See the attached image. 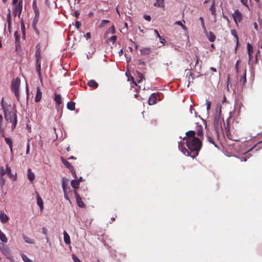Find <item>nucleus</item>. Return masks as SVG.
<instances>
[{
	"label": "nucleus",
	"mask_w": 262,
	"mask_h": 262,
	"mask_svg": "<svg viewBox=\"0 0 262 262\" xmlns=\"http://www.w3.org/2000/svg\"><path fill=\"white\" fill-rule=\"evenodd\" d=\"M137 74L139 78H140V80L138 81V82H140V80L142 79L143 76L141 73H140L139 72H137Z\"/></svg>",
	"instance_id": "53"
},
{
	"label": "nucleus",
	"mask_w": 262,
	"mask_h": 262,
	"mask_svg": "<svg viewBox=\"0 0 262 262\" xmlns=\"http://www.w3.org/2000/svg\"><path fill=\"white\" fill-rule=\"evenodd\" d=\"M200 20H201V25H202V27L204 30V31H206V27H205V23H204V19L202 17H200Z\"/></svg>",
	"instance_id": "43"
},
{
	"label": "nucleus",
	"mask_w": 262,
	"mask_h": 262,
	"mask_svg": "<svg viewBox=\"0 0 262 262\" xmlns=\"http://www.w3.org/2000/svg\"><path fill=\"white\" fill-rule=\"evenodd\" d=\"M63 239L64 243L67 245H70L71 243L70 237L66 231L63 232Z\"/></svg>",
	"instance_id": "21"
},
{
	"label": "nucleus",
	"mask_w": 262,
	"mask_h": 262,
	"mask_svg": "<svg viewBox=\"0 0 262 262\" xmlns=\"http://www.w3.org/2000/svg\"><path fill=\"white\" fill-rule=\"evenodd\" d=\"M109 22H110V21L108 20H105V19L101 21V24L100 25V27H101V28L103 27L105 24L108 23Z\"/></svg>",
	"instance_id": "48"
},
{
	"label": "nucleus",
	"mask_w": 262,
	"mask_h": 262,
	"mask_svg": "<svg viewBox=\"0 0 262 262\" xmlns=\"http://www.w3.org/2000/svg\"><path fill=\"white\" fill-rule=\"evenodd\" d=\"M0 220L2 223H6L9 220V217L6 214L4 213V212L1 211Z\"/></svg>",
	"instance_id": "19"
},
{
	"label": "nucleus",
	"mask_w": 262,
	"mask_h": 262,
	"mask_svg": "<svg viewBox=\"0 0 262 262\" xmlns=\"http://www.w3.org/2000/svg\"><path fill=\"white\" fill-rule=\"evenodd\" d=\"M111 30H112V33H115V28H114V26H112L111 27Z\"/></svg>",
	"instance_id": "64"
},
{
	"label": "nucleus",
	"mask_w": 262,
	"mask_h": 262,
	"mask_svg": "<svg viewBox=\"0 0 262 262\" xmlns=\"http://www.w3.org/2000/svg\"><path fill=\"white\" fill-rule=\"evenodd\" d=\"M0 250L2 253L6 255L8 258L10 259L12 258V257L10 254V250L7 246L2 244V246H0Z\"/></svg>",
	"instance_id": "8"
},
{
	"label": "nucleus",
	"mask_w": 262,
	"mask_h": 262,
	"mask_svg": "<svg viewBox=\"0 0 262 262\" xmlns=\"http://www.w3.org/2000/svg\"><path fill=\"white\" fill-rule=\"evenodd\" d=\"M210 11L211 12V14L213 15L214 16H216V9H215V1L213 0L212 2V4L210 7Z\"/></svg>",
	"instance_id": "24"
},
{
	"label": "nucleus",
	"mask_w": 262,
	"mask_h": 262,
	"mask_svg": "<svg viewBox=\"0 0 262 262\" xmlns=\"http://www.w3.org/2000/svg\"><path fill=\"white\" fill-rule=\"evenodd\" d=\"M81 26V23L79 21L76 22L75 26L77 29H79Z\"/></svg>",
	"instance_id": "58"
},
{
	"label": "nucleus",
	"mask_w": 262,
	"mask_h": 262,
	"mask_svg": "<svg viewBox=\"0 0 262 262\" xmlns=\"http://www.w3.org/2000/svg\"><path fill=\"white\" fill-rule=\"evenodd\" d=\"M39 15H35V17L33 20L32 27L35 32L36 34L38 36L39 35V32L36 27V24L38 22Z\"/></svg>",
	"instance_id": "14"
},
{
	"label": "nucleus",
	"mask_w": 262,
	"mask_h": 262,
	"mask_svg": "<svg viewBox=\"0 0 262 262\" xmlns=\"http://www.w3.org/2000/svg\"><path fill=\"white\" fill-rule=\"evenodd\" d=\"M154 6L158 7H164V0H157L156 2L154 4Z\"/></svg>",
	"instance_id": "29"
},
{
	"label": "nucleus",
	"mask_w": 262,
	"mask_h": 262,
	"mask_svg": "<svg viewBox=\"0 0 262 262\" xmlns=\"http://www.w3.org/2000/svg\"><path fill=\"white\" fill-rule=\"evenodd\" d=\"M117 39V36L116 35L112 36L110 38L109 40L111 42H112L113 44H114Z\"/></svg>",
	"instance_id": "46"
},
{
	"label": "nucleus",
	"mask_w": 262,
	"mask_h": 262,
	"mask_svg": "<svg viewBox=\"0 0 262 262\" xmlns=\"http://www.w3.org/2000/svg\"><path fill=\"white\" fill-rule=\"evenodd\" d=\"M13 6L15 15H18L19 17L23 9V1L20 0L18 4L13 5Z\"/></svg>",
	"instance_id": "7"
},
{
	"label": "nucleus",
	"mask_w": 262,
	"mask_h": 262,
	"mask_svg": "<svg viewBox=\"0 0 262 262\" xmlns=\"http://www.w3.org/2000/svg\"><path fill=\"white\" fill-rule=\"evenodd\" d=\"M176 25H179L180 26H181V27L182 28V29L184 30H187V27L183 25L182 23L180 21V20H178V21H177L174 23Z\"/></svg>",
	"instance_id": "39"
},
{
	"label": "nucleus",
	"mask_w": 262,
	"mask_h": 262,
	"mask_svg": "<svg viewBox=\"0 0 262 262\" xmlns=\"http://www.w3.org/2000/svg\"><path fill=\"white\" fill-rule=\"evenodd\" d=\"M206 104L207 105V110L208 111L210 108L211 103L207 100H206Z\"/></svg>",
	"instance_id": "50"
},
{
	"label": "nucleus",
	"mask_w": 262,
	"mask_h": 262,
	"mask_svg": "<svg viewBox=\"0 0 262 262\" xmlns=\"http://www.w3.org/2000/svg\"><path fill=\"white\" fill-rule=\"evenodd\" d=\"M231 34L236 38V47L239 44L238 37L237 35L236 34V31L235 30H231Z\"/></svg>",
	"instance_id": "38"
},
{
	"label": "nucleus",
	"mask_w": 262,
	"mask_h": 262,
	"mask_svg": "<svg viewBox=\"0 0 262 262\" xmlns=\"http://www.w3.org/2000/svg\"><path fill=\"white\" fill-rule=\"evenodd\" d=\"M254 27L255 30H258V25L256 23H254Z\"/></svg>",
	"instance_id": "62"
},
{
	"label": "nucleus",
	"mask_w": 262,
	"mask_h": 262,
	"mask_svg": "<svg viewBox=\"0 0 262 262\" xmlns=\"http://www.w3.org/2000/svg\"><path fill=\"white\" fill-rule=\"evenodd\" d=\"M214 134V135H213L211 133L207 132L206 136L209 142L214 145L215 147L218 148L216 142L218 141L219 137H216L215 133Z\"/></svg>",
	"instance_id": "6"
},
{
	"label": "nucleus",
	"mask_w": 262,
	"mask_h": 262,
	"mask_svg": "<svg viewBox=\"0 0 262 262\" xmlns=\"http://www.w3.org/2000/svg\"><path fill=\"white\" fill-rule=\"evenodd\" d=\"M88 85L90 87L97 88L98 86V83L94 80H91L88 81Z\"/></svg>",
	"instance_id": "25"
},
{
	"label": "nucleus",
	"mask_w": 262,
	"mask_h": 262,
	"mask_svg": "<svg viewBox=\"0 0 262 262\" xmlns=\"http://www.w3.org/2000/svg\"><path fill=\"white\" fill-rule=\"evenodd\" d=\"M11 20V18L10 10L9 9L8 10V13L7 14V23H8V28H9L10 27Z\"/></svg>",
	"instance_id": "35"
},
{
	"label": "nucleus",
	"mask_w": 262,
	"mask_h": 262,
	"mask_svg": "<svg viewBox=\"0 0 262 262\" xmlns=\"http://www.w3.org/2000/svg\"><path fill=\"white\" fill-rule=\"evenodd\" d=\"M154 32L155 33V34L157 35V37L160 39V42H161L162 43H164L166 41H165V39L164 38H163L159 34V33H158V31L156 30V29H155L154 30Z\"/></svg>",
	"instance_id": "34"
},
{
	"label": "nucleus",
	"mask_w": 262,
	"mask_h": 262,
	"mask_svg": "<svg viewBox=\"0 0 262 262\" xmlns=\"http://www.w3.org/2000/svg\"><path fill=\"white\" fill-rule=\"evenodd\" d=\"M6 174V171H5L3 167H0V177H3Z\"/></svg>",
	"instance_id": "47"
},
{
	"label": "nucleus",
	"mask_w": 262,
	"mask_h": 262,
	"mask_svg": "<svg viewBox=\"0 0 262 262\" xmlns=\"http://www.w3.org/2000/svg\"><path fill=\"white\" fill-rule=\"evenodd\" d=\"M64 192V198H65L67 200H68V201H70V199H69V196H68V193L69 192Z\"/></svg>",
	"instance_id": "56"
},
{
	"label": "nucleus",
	"mask_w": 262,
	"mask_h": 262,
	"mask_svg": "<svg viewBox=\"0 0 262 262\" xmlns=\"http://www.w3.org/2000/svg\"><path fill=\"white\" fill-rule=\"evenodd\" d=\"M223 119L220 115H216L214 119V127L215 129V134L217 138L219 136L220 131L222 130V122Z\"/></svg>",
	"instance_id": "2"
},
{
	"label": "nucleus",
	"mask_w": 262,
	"mask_h": 262,
	"mask_svg": "<svg viewBox=\"0 0 262 262\" xmlns=\"http://www.w3.org/2000/svg\"><path fill=\"white\" fill-rule=\"evenodd\" d=\"M159 95L156 93H152L148 98V103L149 105H154L157 103V100Z\"/></svg>",
	"instance_id": "12"
},
{
	"label": "nucleus",
	"mask_w": 262,
	"mask_h": 262,
	"mask_svg": "<svg viewBox=\"0 0 262 262\" xmlns=\"http://www.w3.org/2000/svg\"><path fill=\"white\" fill-rule=\"evenodd\" d=\"M248 55H249V62H248V63L250 64V62L251 60V58H252V53H250V54H248Z\"/></svg>",
	"instance_id": "63"
},
{
	"label": "nucleus",
	"mask_w": 262,
	"mask_h": 262,
	"mask_svg": "<svg viewBox=\"0 0 262 262\" xmlns=\"http://www.w3.org/2000/svg\"><path fill=\"white\" fill-rule=\"evenodd\" d=\"M5 126L3 124V118L2 115H0V134L4 136Z\"/></svg>",
	"instance_id": "23"
},
{
	"label": "nucleus",
	"mask_w": 262,
	"mask_h": 262,
	"mask_svg": "<svg viewBox=\"0 0 262 262\" xmlns=\"http://www.w3.org/2000/svg\"><path fill=\"white\" fill-rule=\"evenodd\" d=\"M1 105L4 114V118L7 119L8 115L12 114L13 107L11 106L10 104L4 103L3 98L1 101Z\"/></svg>",
	"instance_id": "4"
},
{
	"label": "nucleus",
	"mask_w": 262,
	"mask_h": 262,
	"mask_svg": "<svg viewBox=\"0 0 262 262\" xmlns=\"http://www.w3.org/2000/svg\"><path fill=\"white\" fill-rule=\"evenodd\" d=\"M61 161H62V163L64 164V165L67 168L69 169V170L71 171V172H72V173L74 176V178H77V176L76 174L75 171L74 170L73 167L70 164V163L68 161L66 160L64 158L61 157Z\"/></svg>",
	"instance_id": "9"
},
{
	"label": "nucleus",
	"mask_w": 262,
	"mask_h": 262,
	"mask_svg": "<svg viewBox=\"0 0 262 262\" xmlns=\"http://www.w3.org/2000/svg\"><path fill=\"white\" fill-rule=\"evenodd\" d=\"M35 57L36 58V60H40L41 50H40V45L39 43H38L36 46Z\"/></svg>",
	"instance_id": "15"
},
{
	"label": "nucleus",
	"mask_w": 262,
	"mask_h": 262,
	"mask_svg": "<svg viewBox=\"0 0 262 262\" xmlns=\"http://www.w3.org/2000/svg\"><path fill=\"white\" fill-rule=\"evenodd\" d=\"M20 84V80L19 78L17 77L14 79L11 83V90L14 92L15 96L18 98L19 93V88Z\"/></svg>",
	"instance_id": "5"
},
{
	"label": "nucleus",
	"mask_w": 262,
	"mask_h": 262,
	"mask_svg": "<svg viewBox=\"0 0 262 262\" xmlns=\"http://www.w3.org/2000/svg\"><path fill=\"white\" fill-rule=\"evenodd\" d=\"M195 134L194 130H189L186 133V135L187 136V146L190 151V152L187 151V155L193 159L198 155L202 145V141L195 137Z\"/></svg>",
	"instance_id": "1"
},
{
	"label": "nucleus",
	"mask_w": 262,
	"mask_h": 262,
	"mask_svg": "<svg viewBox=\"0 0 262 262\" xmlns=\"http://www.w3.org/2000/svg\"><path fill=\"white\" fill-rule=\"evenodd\" d=\"M67 108L71 111H74L75 108V103L73 101L68 102L67 103Z\"/></svg>",
	"instance_id": "28"
},
{
	"label": "nucleus",
	"mask_w": 262,
	"mask_h": 262,
	"mask_svg": "<svg viewBox=\"0 0 262 262\" xmlns=\"http://www.w3.org/2000/svg\"><path fill=\"white\" fill-rule=\"evenodd\" d=\"M28 178L30 181H33L35 178V175L30 168L28 169Z\"/></svg>",
	"instance_id": "26"
},
{
	"label": "nucleus",
	"mask_w": 262,
	"mask_h": 262,
	"mask_svg": "<svg viewBox=\"0 0 262 262\" xmlns=\"http://www.w3.org/2000/svg\"><path fill=\"white\" fill-rule=\"evenodd\" d=\"M23 239H24L25 242L28 244H34V241L33 239H31L28 236H26L25 235H23Z\"/></svg>",
	"instance_id": "32"
},
{
	"label": "nucleus",
	"mask_w": 262,
	"mask_h": 262,
	"mask_svg": "<svg viewBox=\"0 0 262 262\" xmlns=\"http://www.w3.org/2000/svg\"><path fill=\"white\" fill-rule=\"evenodd\" d=\"M42 233L46 236L47 241H48V237H47V229L45 227L42 228Z\"/></svg>",
	"instance_id": "45"
},
{
	"label": "nucleus",
	"mask_w": 262,
	"mask_h": 262,
	"mask_svg": "<svg viewBox=\"0 0 262 262\" xmlns=\"http://www.w3.org/2000/svg\"><path fill=\"white\" fill-rule=\"evenodd\" d=\"M233 17L234 18V20L236 22L237 20L240 21L242 18L241 13L237 10L234 11V14H233Z\"/></svg>",
	"instance_id": "20"
},
{
	"label": "nucleus",
	"mask_w": 262,
	"mask_h": 262,
	"mask_svg": "<svg viewBox=\"0 0 262 262\" xmlns=\"http://www.w3.org/2000/svg\"><path fill=\"white\" fill-rule=\"evenodd\" d=\"M79 12L78 11H76L74 13V15L76 17H78L79 15Z\"/></svg>",
	"instance_id": "61"
},
{
	"label": "nucleus",
	"mask_w": 262,
	"mask_h": 262,
	"mask_svg": "<svg viewBox=\"0 0 262 262\" xmlns=\"http://www.w3.org/2000/svg\"><path fill=\"white\" fill-rule=\"evenodd\" d=\"M36 70L38 73L39 78L41 80V62L40 60H36Z\"/></svg>",
	"instance_id": "17"
},
{
	"label": "nucleus",
	"mask_w": 262,
	"mask_h": 262,
	"mask_svg": "<svg viewBox=\"0 0 262 262\" xmlns=\"http://www.w3.org/2000/svg\"><path fill=\"white\" fill-rule=\"evenodd\" d=\"M42 93L39 89L37 88L36 90V94L35 98V101L36 102H39L41 98Z\"/></svg>",
	"instance_id": "22"
},
{
	"label": "nucleus",
	"mask_w": 262,
	"mask_h": 262,
	"mask_svg": "<svg viewBox=\"0 0 262 262\" xmlns=\"http://www.w3.org/2000/svg\"><path fill=\"white\" fill-rule=\"evenodd\" d=\"M5 140L6 141V143L9 145V148H10L11 150H12V143L11 140L9 138H5Z\"/></svg>",
	"instance_id": "36"
},
{
	"label": "nucleus",
	"mask_w": 262,
	"mask_h": 262,
	"mask_svg": "<svg viewBox=\"0 0 262 262\" xmlns=\"http://www.w3.org/2000/svg\"><path fill=\"white\" fill-rule=\"evenodd\" d=\"M74 194L75 195L76 203L77 204V205L80 208H84L85 207V204L82 202V199H81V197L80 196L79 194L78 193L77 190H74Z\"/></svg>",
	"instance_id": "11"
},
{
	"label": "nucleus",
	"mask_w": 262,
	"mask_h": 262,
	"mask_svg": "<svg viewBox=\"0 0 262 262\" xmlns=\"http://www.w3.org/2000/svg\"><path fill=\"white\" fill-rule=\"evenodd\" d=\"M85 37L87 39H90L91 37V33L90 32L86 33V34L85 35Z\"/></svg>",
	"instance_id": "59"
},
{
	"label": "nucleus",
	"mask_w": 262,
	"mask_h": 262,
	"mask_svg": "<svg viewBox=\"0 0 262 262\" xmlns=\"http://www.w3.org/2000/svg\"><path fill=\"white\" fill-rule=\"evenodd\" d=\"M6 174H7L10 178L13 177L12 174L11 173V170L8 165H6Z\"/></svg>",
	"instance_id": "33"
},
{
	"label": "nucleus",
	"mask_w": 262,
	"mask_h": 262,
	"mask_svg": "<svg viewBox=\"0 0 262 262\" xmlns=\"http://www.w3.org/2000/svg\"><path fill=\"white\" fill-rule=\"evenodd\" d=\"M33 10L35 13V15H39V11L37 7L33 9Z\"/></svg>",
	"instance_id": "52"
},
{
	"label": "nucleus",
	"mask_w": 262,
	"mask_h": 262,
	"mask_svg": "<svg viewBox=\"0 0 262 262\" xmlns=\"http://www.w3.org/2000/svg\"><path fill=\"white\" fill-rule=\"evenodd\" d=\"M69 179L66 178H63L62 179V188L63 192H70V187L68 185Z\"/></svg>",
	"instance_id": "10"
},
{
	"label": "nucleus",
	"mask_w": 262,
	"mask_h": 262,
	"mask_svg": "<svg viewBox=\"0 0 262 262\" xmlns=\"http://www.w3.org/2000/svg\"><path fill=\"white\" fill-rule=\"evenodd\" d=\"M144 18L148 21H150L151 20V17L150 15H145L144 16Z\"/></svg>",
	"instance_id": "54"
},
{
	"label": "nucleus",
	"mask_w": 262,
	"mask_h": 262,
	"mask_svg": "<svg viewBox=\"0 0 262 262\" xmlns=\"http://www.w3.org/2000/svg\"><path fill=\"white\" fill-rule=\"evenodd\" d=\"M21 257L24 262H32V260L29 259L26 255L23 254L21 255Z\"/></svg>",
	"instance_id": "40"
},
{
	"label": "nucleus",
	"mask_w": 262,
	"mask_h": 262,
	"mask_svg": "<svg viewBox=\"0 0 262 262\" xmlns=\"http://www.w3.org/2000/svg\"><path fill=\"white\" fill-rule=\"evenodd\" d=\"M208 40L211 42H213L215 39V35L211 32L204 31Z\"/></svg>",
	"instance_id": "16"
},
{
	"label": "nucleus",
	"mask_w": 262,
	"mask_h": 262,
	"mask_svg": "<svg viewBox=\"0 0 262 262\" xmlns=\"http://www.w3.org/2000/svg\"><path fill=\"white\" fill-rule=\"evenodd\" d=\"M75 179H76L75 178ZM71 186L73 188L76 190V189L78 188L79 186V181H77L76 179L72 180L71 182Z\"/></svg>",
	"instance_id": "27"
},
{
	"label": "nucleus",
	"mask_w": 262,
	"mask_h": 262,
	"mask_svg": "<svg viewBox=\"0 0 262 262\" xmlns=\"http://www.w3.org/2000/svg\"><path fill=\"white\" fill-rule=\"evenodd\" d=\"M37 202L40 210H42L43 208V203L41 198L38 195L37 196Z\"/></svg>",
	"instance_id": "30"
},
{
	"label": "nucleus",
	"mask_w": 262,
	"mask_h": 262,
	"mask_svg": "<svg viewBox=\"0 0 262 262\" xmlns=\"http://www.w3.org/2000/svg\"><path fill=\"white\" fill-rule=\"evenodd\" d=\"M0 239L1 241L5 243H6L8 241L7 238L5 234L0 230Z\"/></svg>",
	"instance_id": "31"
},
{
	"label": "nucleus",
	"mask_w": 262,
	"mask_h": 262,
	"mask_svg": "<svg viewBox=\"0 0 262 262\" xmlns=\"http://www.w3.org/2000/svg\"><path fill=\"white\" fill-rule=\"evenodd\" d=\"M242 3L245 6L248 7V0H241Z\"/></svg>",
	"instance_id": "55"
},
{
	"label": "nucleus",
	"mask_w": 262,
	"mask_h": 262,
	"mask_svg": "<svg viewBox=\"0 0 262 262\" xmlns=\"http://www.w3.org/2000/svg\"><path fill=\"white\" fill-rule=\"evenodd\" d=\"M152 52L151 49L149 47L142 48L140 50V55L143 56H148Z\"/></svg>",
	"instance_id": "13"
},
{
	"label": "nucleus",
	"mask_w": 262,
	"mask_h": 262,
	"mask_svg": "<svg viewBox=\"0 0 262 262\" xmlns=\"http://www.w3.org/2000/svg\"><path fill=\"white\" fill-rule=\"evenodd\" d=\"M239 60H237V61L235 63V68L236 69L237 74H238V64H239Z\"/></svg>",
	"instance_id": "51"
},
{
	"label": "nucleus",
	"mask_w": 262,
	"mask_h": 262,
	"mask_svg": "<svg viewBox=\"0 0 262 262\" xmlns=\"http://www.w3.org/2000/svg\"><path fill=\"white\" fill-rule=\"evenodd\" d=\"M72 258L74 262H81V260L75 255H73Z\"/></svg>",
	"instance_id": "49"
},
{
	"label": "nucleus",
	"mask_w": 262,
	"mask_h": 262,
	"mask_svg": "<svg viewBox=\"0 0 262 262\" xmlns=\"http://www.w3.org/2000/svg\"><path fill=\"white\" fill-rule=\"evenodd\" d=\"M32 7H33V9H34L35 8H37V5H36V1H34L33 2V5H32Z\"/></svg>",
	"instance_id": "60"
},
{
	"label": "nucleus",
	"mask_w": 262,
	"mask_h": 262,
	"mask_svg": "<svg viewBox=\"0 0 262 262\" xmlns=\"http://www.w3.org/2000/svg\"><path fill=\"white\" fill-rule=\"evenodd\" d=\"M247 50L248 54H250V53H252L253 52L252 46L249 43H248L247 44Z\"/></svg>",
	"instance_id": "42"
},
{
	"label": "nucleus",
	"mask_w": 262,
	"mask_h": 262,
	"mask_svg": "<svg viewBox=\"0 0 262 262\" xmlns=\"http://www.w3.org/2000/svg\"><path fill=\"white\" fill-rule=\"evenodd\" d=\"M196 134L198 136H200V137L202 136L203 135V128L201 126L200 127V129H198V130L196 132Z\"/></svg>",
	"instance_id": "41"
},
{
	"label": "nucleus",
	"mask_w": 262,
	"mask_h": 262,
	"mask_svg": "<svg viewBox=\"0 0 262 262\" xmlns=\"http://www.w3.org/2000/svg\"><path fill=\"white\" fill-rule=\"evenodd\" d=\"M54 100L56 102V107L57 108L59 106V105L62 102L61 95L60 94H55Z\"/></svg>",
	"instance_id": "18"
},
{
	"label": "nucleus",
	"mask_w": 262,
	"mask_h": 262,
	"mask_svg": "<svg viewBox=\"0 0 262 262\" xmlns=\"http://www.w3.org/2000/svg\"><path fill=\"white\" fill-rule=\"evenodd\" d=\"M5 183V180L3 178V177H0V185L1 187L2 188Z\"/></svg>",
	"instance_id": "44"
},
{
	"label": "nucleus",
	"mask_w": 262,
	"mask_h": 262,
	"mask_svg": "<svg viewBox=\"0 0 262 262\" xmlns=\"http://www.w3.org/2000/svg\"><path fill=\"white\" fill-rule=\"evenodd\" d=\"M17 111L16 109V106L15 104L13 106V110L12 114L8 115V118L5 119L7 121H10L12 123L11 128L13 129L17 124Z\"/></svg>",
	"instance_id": "3"
},
{
	"label": "nucleus",
	"mask_w": 262,
	"mask_h": 262,
	"mask_svg": "<svg viewBox=\"0 0 262 262\" xmlns=\"http://www.w3.org/2000/svg\"><path fill=\"white\" fill-rule=\"evenodd\" d=\"M30 151V145L29 143L28 142L27 146V149H26V154H29Z\"/></svg>",
	"instance_id": "57"
},
{
	"label": "nucleus",
	"mask_w": 262,
	"mask_h": 262,
	"mask_svg": "<svg viewBox=\"0 0 262 262\" xmlns=\"http://www.w3.org/2000/svg\"><path fill=\"white\" fill-rule=\"evenodd\" d=\"M240 82L243 83L244 84L246 82V70L245 69L244 71V73L243 76L241 77L240 79Z\"/></svg>",
	"instance_id": "37"
}]
</instances>
